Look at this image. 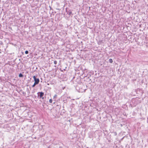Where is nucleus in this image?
Wrapping results in <instances>:
<instances>
[{
    "instance_id": "obj_1",
    "label": "nucleus",
    "mask_w": 148,
    "mask_h": 148,
    "mask_svg": "<svg viewBox=\"0 0 148 148\" xmlns=\"http://www.w3.org/2000/svg\"><path fill=\"white\" fill-rule=\"evenodd\" d=\"M38 95V98H42V99H44L43 96L44 95V93L42 92H38L37 93Z\"/></svg>"
},
{
    "instance_id": "obj_2",
    "label": "nucleus",
    "mask_w": 148,
    "mask_h": 148,
    "mask_svg": "<svg viewBox=\"0 0 148 148\" xmlns=\"http://www.w3.org/2000/svg\"><path fill=\"white\" fill-rule=\"evenodd\" d=\"M33 78L34 79V82H36L37 84H38L40 81L39 79L36 78L35 76H33Z\"/></svg>"
},
{
    "instance_id": "obj_3",
    "label": "nucleus",
    "mask_w": 148,
    "mask_h": 148,
    "mask_svg": "<svg viewBox=\"0 0 148 148\" xmlns=\"http://www.w3.org/2000/svg\"><path fill=\"white\" fill-rule=\"evenodd\" d=\"M67 13L69 16L73 15L71 11V10L69 11L66 10Z\"/></svg>"
},
{
    "instance_id": "obj_4",
    "label": "nucleus",
    "mask_w": 148,
    "mask_h": 148,
    "mask_svg": "<svg viewBox=\"0 0 148 148\" xmlns=\"http://www.w3.org/2000/svg\"><path fill=\"white\" fill-rule=\"evenodd\" d=\"M37 84H37V83H36V82H34V84L32 86V87H34L36 85H37Z\"/></svg>"
},
{
    "instance_id": "obj_5",
    "label": "nucleus",
    "mask_w": 148,
    "mask_h": 148,
    "mask_svg": "<svg viewBox=\"0 0 148 148\" xmlns=\"http://www.w3.org/2000/svg\"><path fill=\"white\" fill-rule=\"evenodd\" d=\"M37 84H37V83H36V82H34V84L32 86V87H34L36 85H37Z\"/></svg>"
},
{
    "instance_id": "obj_6",
    "label": "nucleus",
    "mask_w": 148,
    "mask_h": 148,
    "mask_svg": "<svg viewBox=\"0 0 148 148\" xmlns=\"http://www.w3.org/2000/svg\"><path fill=\"white\" fill-rule=\"evenodd\" d=\"M37 84H37V83H36V82H34V84L32 86V87H34L36 85H37Z\"/></svg>"
},
{
    "instance_id": "obj_7",
    "label": "nucleus",
    "mask_w": 148,
    "mask_h": 148,
    "mask_svg": "<svg viewBox=\"0 0 148 148\" xmlns=\"http://www.w3.org/2000/svg\"><path fill=\"white\" fill-rule=\"evenodd\" d=\"M109 62L110 63H112L113 62V60L112 59L110 58L109 60Z\"/></svg>"
},
{
    "instance_id": "obj_8",
    "label": "nucleus",
    "mask_w": 148,
    "mask_h": 148,
    "mask_svg": "<svg viewBox=\"0 0 148 148\" xmlns=\"http://www.w3.org/2000/svg\"><path fill=\"white\" fill-rule=\"evenodd\" d=\"M18 76L19 77H23V75L21 73H20L19 74Z\"/></svg>"
},
{
    "instance_id": "obj_9",
    "label": "nucleus",
    "mask_w": 148,
    "mask_h": 148,
    "mask_svg": "<svg viewBox=\"0 0 148 148\" xmlns=\"http://www.w3.org/2000/svg\"><path fill=\"white\" fill-rule=\"evenodd\" d=\"M57 97V95H55L54 96H53V99H55V100H56V97Z\"/></svg>"
},
{
    "instance_id": "obj_10",
    "label": "nucleus",
    "mask_w": 148,
    "mask_h": 148,
    "mask_svg": "<svg viewBox=\"0 0 148 148\" xmlns=\"http://www.w3.org/2000/svg\"><path fill=\"white\" fill-rule=\"evenodd\" d=\"M52 100L51 99H50L49 100V102L50 103H52Z\"/></svg>"
},
{
    "instance_id": "obj_11",
    "label": "nucleus",
    "mask_w": 148,
    "mask_h": 148,
    "mask_svg": "<svg viewBox=\"0 0 148 148\" xmlns=\"http://www.w3.org/2000/svg\"><path fill=\"white\" fill-rule=\"evenodd\" d=\"M57 63V62L56 61H54V63L55 64H56Z\"/></svg>"
},
{
    "instance_id": "obj_12",
    "label": "nucleus",
    "mask_w": 148,
    "mask_h": 148,
    "mask_svg": "<svg viewBox=\"0 0 148 148\" xmlns=\"http://www.w3.org/2000/svg\"><path fill=\"white\" fill-rule=\"evenodd\" d=\"M28 51H26L25 52V53L26 54H27L28 53Z\"/></svg>"
},
{
    "instance_id": "obj_13",
    "label": "nucleus",
    "mask_w": 148,
    "mask_h": 148,
    "mask_svg": "<svg viewBox=\"0 0 148 148\" xmlns=\"http://www.w3.org/2000/svg\"><path fill=\"white\" fill-rule=\"evenodd\" d=\"M66 95H64V96H62V97H66Z\"/></svg>"
},
{
    "instance_id": "obj_14",
    "label": "nucleus",
    "mask_w": 148,
    "mask_h": 148,
    "mask_svg": "<svg viewBox=\"0 0 148 148\" xmlns=\"http://www.w3.org/2000/svg\"><path fill=\"white\" fill-rule=\"evenodd\" d=\"M28 93H29V91H28Z\"/></svg>"
}]
</instances>
